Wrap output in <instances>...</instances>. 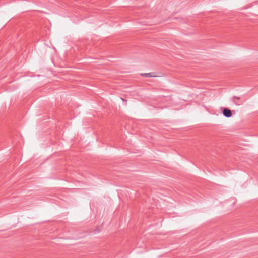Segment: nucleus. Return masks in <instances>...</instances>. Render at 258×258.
Here are the masks:
<instances>
[{
  "mask_svg": "<svg viewBox=\"0 0 258 258\" xmlns=\"http://www.w3.org/2000/svg\"><path fill=\"white\" fill-rule=\"evenodd\" d=\"M223 114L226 117H230L232 116L231 111L228 108H225L223 110Z\"/></svg>",
  "mask_w": 258,
  "mask_h": 258,
  "instance_id": "obj_1",
  "label": "nucleus"
},
{
  "mask_svg": "<svg viewBox=\"0 0 258 258\" xmlns=\"http://www.w3.org/2000/svg\"><path fill=\"white\" fill-rule=\"evenodd\" d=\"M233 101L236 105H240L242 104V102L240 101V98L234 96L233 98Z\"/></svg>",
  "mask_w": 258,
  "mask_h": 258,
  "instance_id": "obj_2",
  "label": "nucleus"
},
{
  "mask_svg": "<svg viewBox=\"0 0 258 258\" xmlns=\"http://www.w3.org/2000/svg\"><path fill=\"white\" fill-rule=\"evenodd\" d=\"M150 74H151V73H147V74H145V75L146 76H150H150H151Z\"/></svg>",
  "mask_w": 258,
  "mask_h": 258,
  "instance_id": "obj_3",
  "label": "nucleus"
},
{
  "mask_svg": "<svg viewBox=\"0 0 258 258\" xmlns=\"http://www.w3.org/2000/svg\"><path fill=\"white\" fill-rule=\"evenodd\" d=\"M121 99L123 101L126 102V100H125L124 99H123V98H121Z\"/></svg>",
  "mask_w": 258,
  "mask_h": 258,
  "instance_id": "obj_4",
  "label": "nucleus"
}]
</instances>
